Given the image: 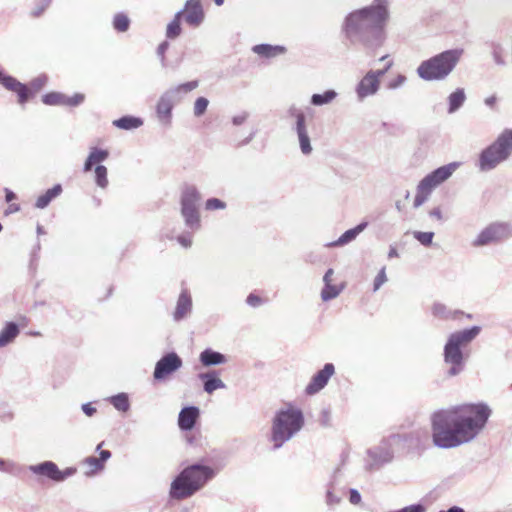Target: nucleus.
Returning a JSON list of instances; mask_svg holds the SVG:
<instances>
[{
	"label": "nucleus",
	"mask_w": 512,
	"mask_h": 512,
	"mask_svg": "<svg viewBox=\"0 0 512 512\" xmlns=\"http://www.w3.org/2000/svg\"><path fill=\"white\" fill-rule=\"evenodd\" d=\"M4 192H5V201L7 203H11L13 200H15L17 198L16 194L9 188H5Z\"/></svg>",
	"instance_id": "338daca9"
},
{
	"label": "nucleus",
	"mask_w": 512,
	"mask_h": 512,
	"mask_svg": "<svg viewBox=\"0 0 512 512\" xmlns=\"http://www.w3.org/2000/svg\"><path fill=\"white\" fill-rule=\"evenodd\" d=\"M248 116L249 115H248L247 112H243V113H241L239 115L233 116V118H232L233 125H235V126L242 125L247 120Z\"/></svg>",
	"instance_id": "69168bd1"
},
{
	"label": "nucleus",
	"mask_w": 512,
	"mask_h": 512,
	"mask_svg": "<svg viewBox=\"0 0 512 512\" xmlns=\"http://www.w3.org/2000/svg\"><path fill=\"white\" fill-rule=\"evenodd\" d=\"M227 204L219 198H208L205 202V209L207 211L224 210Z\"/></svg>",
	"instance_id": "a18cd8bd"
},
{
	"label": "nucleus",
	"mask_w": 512,
	"mask_h": 512,
	"mask_svg": "<svg viewBox=\"0 0 512 512\" xmlns=\"http://www.w3.org/2000/svg\"><path fill=\"white\" fill-rule=\"evenodd\" d=\"M185 226L191 231H197L201 227L199 207L180 209Z\"/></svg>",
	"instance_id": "bb28decb"
},
{
	"label": "nucleus",
	"mask_w": 512,
	"mask_h": 512,
	"mask_svg": "<svg viewBox=\"0 0 512 512\" xmlns=\"http://www.w3.org/2000/svg\"><path fill=\"white\" fill-rule=\"evenodd\" d=\"M368 226L366 221L359 223L357 226L346 230L337 240L328 244L331 247L344 246L357 238V236Z\"/></svg>",
	"instance_id": "a878e982"
},
{
	"label": "nucleus",
	"mask_w": 512,
	"mask_h": 512,
	"mask_svg": "<svg viewBox=\"0 0 512 512\" xmlns=\"http://www.w3.org/2000/svg\"><path fill=\"white\" fill-rule=\"evenodd\" d=\"M331 413L328 409H324L321 411L320 415V423L324 427L330 426Z\"/></svg>",
	"instance_id": "e2e57ef3"
},
{
	"label": "nucleus",
	"mask_w": 512,
	"mask_h": 512,
	"mask_svg": "<svg viewBox=\"0 0 512 512\" xmlns=\"http://www.w3.org/2000/svg\"><path fill=\"white\" fill-rule=\"evenodd\" d=\"M512 238V221H493L486 225L472 241L475 248L499 245Z\"/></svg>",
	"instance_id": "9b49d317"
},
{
	"label": "nucleus",
	"mask_w": 512,
	"mask_h": 512,
	"mask_svg": "<svg viewBox=\"0 0 512 512\" xmlns=\"http://www.w3.org/2000/svg\"><path fill=\"white\" fill-rule=\"evenodd\" d=\"M198 85V80H192L179 84L164 92L160 96L156 105V114L159 121L164 125H169L171 123L174 103L176 101H180L183 94H187L193 91L198 87Z\"/></svg>",
	"instance_id": "9d476101"
},
{
	"label": "nucleus",
	"mask_w": 512,
	"mask_h": 512,
	"mask_svg": "<svg viewBox=\"0 0 512 512\" xmlns=\"http://www.w3.org/2000/svg\"><path fill=\"white\" fill-rule=\"evenodd\" d=\"M217 474L212 467L200 462L188 465L172 480L169 496L174 500L192 497Z\"/></svg>",
	"instance_id": "7ed1b4c3"
},
{
	"label": "nucleus",
	"mask_w": 512,
	"mask_h": 512,
	"mask_svg": "<svg viewBox=\"0 0 512 512\" xmlns=\"http://www.w3.org/2000/svg\"><path fill=\"white\" fill-rule=\"evenodd\" d=\"M84 463L93 468L91 472L87 473L88 475L96 471L102 470L104 468V464L100 461V459L94 456H89L85 458Z\"/></svg>",
	"instance_id": "8fccbe9b"
},
{
	"label": "nucleus",
	"mask_w": 512,
	"mask_h": 512,
	"mask_svg": "<svg viewBox=\"0 0 512 512\" xmlns=\"http://www.w3.org/2000/svg\"><path fill=\"white\" fill-rule=\"evenodd\" d=\"M182 366L183 360L175 351L166 352L156 362L153 371V378L158 382L165 381Z\"/></svg>",
	"instance_id": "f8f14e48"
},
{
	"label": "nucleus",
	"mask_w": 512,
	"mask_h": 512,
	"mask_svg": "<svg viewBox=\"0 0 512 512\" xmlns=\"http://www.w3.org/2000/svg\"><path fill=\"white\" fill-rule=\"evenodd\" d=\"M407 78L403 74H399L396 78L388 83L389 89H397L406 82Z\"/></svg>",
	"instance_id": "6e6d98bb"
},
{
	"label": "nucleus",
	"mask_w": 512,
	"mask_h": 512,
	"mask_svg": "<svg viewBox=\"0 0 512 512\" xmlns=\"http://www.w3.org/2000/svg\"><path fill=\"white\" fill-rule=\"evenodd\" d=\"M481 332V327L474 325L463 330L451 333L443 348V361L448 366L446 375L456 377L466 366L468 355L463 348L469 345Z\"/></svg>",
	"instance_id": "20e7f679"
},
{
	"label": "nucleus",
	"mask_w": 512,
	"mask_h": 512,
	"mask_svg": "<svg viewBox=\"0 0 512 512\" xmlns=\"http://www.w3.org/2000/svg\"><path fill=\"white\" fill-rule=\"evenodd\" d=\"M178 12H182L183 19L191 27L200 26L205 18L201 0H187Z\"/></svg>",
	"instance_id": "2eb2a0df"
},
{
	"label": "nucleus",
	"mask_w": 512,
	"mask_h": 512,
	"mask_svg": "<svg viewBox=\"0 0 512 512\" xmlns=\"http://www.w3.org/2000/svg\"><path fill=\"white\" fill-rule=\"evenodd\" d=\"M252 51L260 57L271 59L284 55L287 52V48L284 45L261 43L254 45L252 47Z\"/></svg>",
	"instance_id": "5701e85b"
},
{
	"label": "nucleus",
	"mask_w": 512,
	"mask_h": 512,
	"mask_svg": "<svg viewBox=\"0 0 512 512\" xmlns=\"http://www.w3.org/2000/svg\"><path fill=\"white\" fill-rule=\"evenodd\" d=\"M131 20L124 12H118L113 16V29L119 33L127 32L130 28Z\"/></svg>",
	"instance_id": "4c0bfd02"
},
{
	"label": "nucleus",
	"mask_w": 512,
	"mask_h": 512,
	"mask_svg": "<svg viewBox=\"0 0 512 512\" xmlns=\"http://www.w3.org/2000/svg\"><path fill=\"white\" fill-rule=\"evenodd\" d=\"M348 494H349V501L351 504L358 505L361 502L362 497L357 489L350 488L348 490Z\"/></svg>",
	"instance_id": "4d7b16f0"
},
{
	"label": "nucleus",
	"mask_w": 512,
	"mask_h": 512,
	"mask_svg": "<svg viewBox=\"0 0 512 512\" xmlns=\"http://www.w3.org/2000/svg\"><path fill=\"white\" fill-rule=\"evenodd\" d=\"M463 53V49L453 48L423 60L416 69L417 76L427 82L443 81L455 69Z\"/></svg>",
	"instance_id": "39448f33"
},
{
	"label": "nucleus",
	"mask_w": 512,
	"mask_h": 512,
	"mask_svg": "<svg viewBox=\"0 0 512 512\" xmlns=\"http://www.w3.org/2000/svg\"><path fill=\"white\" fill-rule=\"evenodd\" d=\"M0 471L9 474H17L18 466L12 461L0 458Z\"/></svg>",
	"instance_id": "09e8293b"
},
{
	"label": "nucleus",
	"mask_w": 512,
	"mask_h": 512,
	"mask_svg": "<svg viewBox=\"0 0 512 512\" xmlns=\"http://www.w3.org/2000/svg\"><path fill=\"white\" fill-rule=\"evenodd\" d=\"M103 445V442L98 444L97 447H96V451H100L99 452V459L100 461L105 464V462L111 458L112 454L109 450H101V447Z\"/></svg>",
	"instance_id": "680f3d73"
},
{
	"label": "nucleus",
	"mask_w": 512,
	"mask_h": 512,
	"mask_svg": "<svg viewBox=\"0 0 512 512\" xmlns=\"http://www.w3.org/2000/svg\"><path fill=\"white\" fill-rule=\"evenodd\" d=\"M20 333L19 325L14 321L6 322L0 331V348L12 343Z\"/></svg>",
	"instance_id": "cd10ccee"
},
{
	"label": "nucleus",
	"mask_w": 512,
	"mask_h": 512,
	"mask_svg": "<svg viewBox=\"0 0 512 512\" xmlns=\"http://www.w3.org/2000/svg\"><path fill=\"white\" fill-rule=\"evenodd\" d=\"M143 119L141 117L133 115H124L118 119L113 120L112 124L121 130H135L143 125Z\"/></svg>",
	"instance_id": "c756f323"
},
{
	"label": "nucleus",
	"mask_w": 512,
	"mask_h": 512,
	"mask_svg": "<svg viewBox=\"0 0 512 512\" xmlns=\"http://www.w3.org/2000/svg\"><path fill=\"white\" fill-rule=\"evenodd\" d=\"M429 215H430V217L436 218L437 220H442L443 219L442 211H441V209L439 207L433 208L429 212Z\"/></svg>",
	"instance_id": "774afa93"
},
{
	"label": "nucleus",
	"mask_w": 512,
	"mask_h": 512,
	"mask_svg": "<svg viewBox=\"0 0 512 512\" xmlns=\"http://www.w3.org/2000/svg\"><path fill=\"white\" fill-rule=\"evenodd\" d=\"M287 114H288L289 117L294 118L295 120L298 119V117L305 115L304 111L299 109L295 105H291L288 108Z\"/></svg>",
	"instance_id": "052dcab7"
},
{
	"label": "nucleus",
	"mask_w": 512,
	"mask_h": 512,
	"mask_svg": "<svg viewBox=\"0 0 512 512\" xmlns=\"http://www.w3.org/2000/svg\"><path fill=\"white\" fill-rule=\"evenodd\" d=\"M389 16L388 0H373L370 5L351 11L340 28L343 43L347 47L375 51L385 41Z\"/></svg>",
	"instance_id": "f03ea898"
},
{
	"label": "nucleus",
	"mask_w": 512,
	"mask_h": 512,
	"mask_svg": "<svg viewBox=\"0 0 512 512\" xmlns=\"http://www.w3.org/2000/svg\"><path fill=\"white\" fill-rule=\"evenodd\" d=\"M335 374V366L333 363L324 364L323 368L317 371L310 379L305 387V394L312 396L323 390L331 377Z\"/></svg>",
	"instance_id": "4468645a"
},
{
	"label": "nucleus",
	"mask_w": 512,
	"mask_h": 512,
	"mask_svg": "<svg viewBox=\"0 0 512 512\" xmlns=\"http://www.w3.org/2000/svg\"><path fill=\"white\" fill-rule=\"evenodd\" d=\"M85 100V95L82 93H75L73 96H65V106L77 107Z\"/></svg>",
	"instance_id": "de8ad7c7"
},
{
	"label": "nucleus",
	"mask_w": 512,
	"mask_h": 512,
	"mask_svg": "<svg viewBox=\"0 0 512 512\" xmlns=\"http://www.w3.org/2000/svg\"><path fill=\"white\" fill-rule=\"evenodd\" d=\"M169 47H170V43L168 40L162 41L156 49V55L160 61L161 67L163 69L175 70L180 66L181 58H179L173 62L168 61L165 54H166L167 50L169 49Z\"/></svg>",
	"instance_id": "2f4dec72"
},
{
	"label": "nucleus",
	"mask_w": 512,
	"mask_h": 512,
	"mask_svg": "<svg viewBox=\"0 0 512 512\" xmlns=\"http://www.w3.org/2000/svg\"><path fill=\"white\" fill-rule=\"evenodd\" d=\"M299 141L300 150L304 155L311 154L313 148L310 142L308 131L296 133Z\"/></svg>",
	"instance_id": "37998d69"
},
{
	"label": "nucleus",
	"mask_w": 512,
	"mask_h": 512,
	"mask_svg": "<svg viewBox=\"0 0 512 512\" xmlns=\"http://www.w3.org/2000/svg\"><path fill=\"white\" fill-rule=\"evenodd\" d=\"M492 410L484 403H463L439 409L431 415L433 444L451 449L474 440L485 428Z\"/></svg>",
	"instance_id": "f257e3e1"
},
{
	"label": "nucleus",
	"mask_w": 512,
	"mask_h": 512,
	"mask_svg": "<svg viewBox=\"0 0 512 512\" xmlns=\"http://www.w3.org/2000/svg\"><path fill=\"white\" fill-rule=\"evenodd\" d=\"M198 378L202 382L203 391L209 395L218 389L226 388V384L219 377V373L216 370L199 373Z\"/></svg>",
	"instance_id": "6ab92c4d"
},
{
	"label": "nucleus",
	"mask_w": 512,
	"mask_h": 512,
	"mask_svg": "<svg viewBox=\"0 0 512 512\" xmlns=\"http://www.w3.org/2000/svg\"><path fill=\"white\" fill-rule=\"evenodd\" d=\"M387 281L386 268L382 267L376 275L373 283V290L377 291Z\"/></svg>",
	"instance_id": "3c124183"
},
{
	"label": "nucleus",
	"mask_w": 512,
	"mask_h": 512,
	"mask_svg": "<svg viewBox=\"0 0 512 512\" xmlns=\"http://www.w3.org/2000/svg\"><path fill=\"white\" fill-rule=\"evenodd\" d=\"M393 62L390 61L386 64V66L383 69L378 70H370L366 74L372 75V78H376L377 82L381 83V78L386 74V72L392 67Z\"/></svg>",
	"instance_id": "603ef678"
},
{
	"label": "nucleus",
	"mask_w": 512,
	"mask_h": 512,
	"mask_svg": "<svg viewBox=\"0 0 512 512\" xmlns=\"http://www.w3.org/2000/svg\"><path fill=\"white\" fill-rule=\"evenodd\" d=\"M108 171L104 165H97L94 168V180L96 185L101 189H106L108 187Z\"/></svg>",
	"instance_id": "ea45409f"
},
{
	"label": "nucleus",
	"mask_w": 512,
	"mask_h": 512,
	"mask_svg": "<svg viewBox=\"0 0 512 512\" xmlns=\"http://www.w3.org/2000/svg\"><path fill=\"white\" fill-rule=\"evenodd\" d=\"M65 96L61 92H49L42 96V102L49 106H65Z\"/></svg>",
	"instance_id": "58836bf2"
},
{
	"label": "nucleus",
	"mask_w": 512,
	"mask_h": 512,
	"mask_svg": "<svg viewBox=\"0 0 512 512\" xmlns=\"http://www.w3.org/2000/svg\"><path fill=\"white\" fill-rule=\"evenodd\" d=\"M201 199V193L198 188L195 185L186 184L181 190L180 209L199 207Z\"/></svg>",
	"instance_id": "aec40b11"
},
{
	"label": "nucleus",
	"mask_w": 512,
	"mask_h": 512,
	"mask_svg": "<svg viewBox=\"0 0 512 512\" xmlns=\"http://www.w3.org/2000/svg\"><path fill=\"white\" fill-rule=\"evenodd\" d=\"M62 191V185L55 184L52 188L46 190L45 193L36 199L35 207L38 209H45L55 198L61 195Z\"/></svg>",
	"instance_id": "7c9ffc66"
},
{
	"label": "nucleus",
	"mask_w": 512,
	"mask_h": 512,
	"mask_svg": "<svg viewBox=\"0 0 512 512\" xmlns=\"http://www.w3.org/2000/svg\"><path fill=\"white\" fill-rule=\"evenodd\" d=\"M485 45L489 49L495 64L498 66H505L506 61L503 57L504 47L502 43L498 40H487Z\"/></svg>",
	"instance_id": "473e14b6"
},
{
	"label": "nucleus",
	"mask_w": 512,
	"mask_h": 512,
	"mask_svg": "<svg viewBox=\"0 0 512 512\" xmlns=\"http://www.w3.org/2000/svg\"><path fill=\"white\" fill-rule=\"evenodd\" d=\"M28 469L33 474L45 476L54 482H63L68 477L73 476L77 472L75 467H68L64 470H60L57 464L50 460L43 461L35 465H30Z\"/></svg>",
	"instance_id": "ddd939ff"
},
{
	"label": "nucleus",
	"mask_w": 512,
	"mask_h": 512,
	"mask_svg": "<svg viewBox=\"0 0 512 512\" xmlns=\"http://www.w3.org/2000/svg\"><path fill=\"white\" fill-rule=\"evenodd\" d=\"M338 96L334 89H328L323 93H314L310 98V104L313 106H324L332 103Z\"/></svg>",
	"instance_id": "72a5a7b5"
},
{
	"label": "nucleus",
	"mask_w": 512,
	"mask_h": 512,
	"mask_svg": "<svg viewBox=\"0 0 512 512\" xmlns=\"http://www.w3.org/2000/svg\"><path fill=\"white\" fill-rule=\"evenodd\" d=\"M109 157V151L106 149H101L98 147H92L86 158L83 171L85 173L92 171L97 165H102L104 161H106Z\"/></svg>",
	"instance_id": "4be33fe9"
},
{
	"label": "nucleus",
	"mask_w": 512,
	"mask_h": 512,
	"mask_svg": "<svg viewBox=\"0 0 512 512\" xmlns=\"http://www.w3.org/2000/svg\"><path fill=\"white\" fill-rule=\"evenodd\" d=\"M107 401L118 411L127 412L130 409L129 396L125 392L112 395L107 398Z\"/></svg>",
	"instance_id": "c9c22d12"
},
{
	"label": "nucleus",
	"mask_w": 512,
	"mask_h": 512,
	"mask_svg": "<svg viewBox=\"0 0 512 512\" xmlns=\"http://www.w3.org/2000/svg\"><path fill=\"white\" fill-rule=\"evenodd\" d=\"M208 105L209 100L207 98L202 96L198 97L194 103V115L196 117L202 116L206 112Z\"/></svg>",
	"instance_id": "49530a36"
},
{
	"label": "nucleus",
	"mask_w": 512,
	"mask_h": 512,
	"mask_svg": "<svg viewBox=\"0 0 512 512\" xmlns=\"http://www.w3.org/2000/svg\"><path fill=\"white\" fill-rule=\"evenodd\" d=\"M413 433L391 434L384 437L379 444L367 449L365 458V470L369 472L379 471L394 459L393 446L400 442H408Z\"/></svg>",
	"instance_id": "6e6552de"
},
{
	"label": "nucleus",
	"mask_w": 512,
	"mask_h": 512,
	"mask_svg": "<svg viewBox=\"0 0 512 512\" xmlns=\"http://www.w3.org/2000/svg\"><path fill=\"white\" fill-rule=\"evenodd\" d=\"M426 507L422 503H415L408 506H405L401 509L396 510L395 512H426Z\"/></svg>",
	"instance_id": "864d4df0"
},
{
	"label": "nucleus",
	"mask_w": 512,
	"mask_h": 512,
	"mask_svg": "<svg viewBox=\"0 0 512 512\" xmlns=\"http://www.w3.org/2000/svg\"><path fill=\"white\" fill-rule=\"evenodd\" d=\"M292 129L295 133L307 131L306 115L298 117V119L295 120V124Z\"/></svg>",
	"instance_id": "5fc2aeb1"
},
{
	"label": "nucleus",
	"mask_w": 512,
	"mask_h": 512,
	"mask_svg": "<svg viewBox=\"0 0 512 512\" xmlns=\"http://www.w3.org/2000/svg\"><path fill=\"white\" fill-rule=\"evenodd\" d=\"M177 242L184 248H189L192 245L190 234H181L177 237Z\"/></svg>",
	"instance_id": "bf43d9fd"
},
{
	"label": "nucleus",
	"mask_w": 512,
	"mask_h": 512,
	"mask_svg": "<svg viewBox=\"0 0 512 512\" xmlns=\"http://www.w3.org/2000/svg\"><path fill=\"white\" fill-rule=\"evenodd\" d=\"M459 165L458 162H451L427 174L417 185V193L414 198L413 206L415 208L422 206L427 201L431 192L449 179Z\"/></svg>",
	"instance_id": "1a4fd4ad"
},
{
	"label": "nucleus",
	"mask_w": 512,
	"mask_h": 512,
	"mask_svg": "<svg viewBox=\"0 0 512 512\" xmlns=\"http://www.w3.org/2000/svg\"><path fill=\"white\" fill-rule=\"evenodd\" d=\"M0 84L7 90L17 94V101L21 106L26 104L28 95L27 84H24L11 75L4 74L0 71Z\"/></svg>",
	"instance_id": "dca6fc26"
},
{
	"label": "nucleus",
	"mask_w": 512,
	"mask_h": 512,
	"mask_svg": "<svg viewBox=\"0 0 512 512\" xmlns=\"http://www.w3.org/2000/svg\"><path fill=\"white\" fill-rule=\"evenodd\" d=\"M340 471L339 468H337L334 472V475H333V479L329 482L328 484V488H327V491H326V497H325V502L328 506L332 507V506H335V505H338L340 504L341 502V497L338 496V495H335L334 492H333V489H334V483H335V479H336V474Z\"/></svg>",
	"instance_id": "a19ab883"
},
{
	"label": "nucleus",
	"mask_w": 512,
	"mask_h": 512,
	"mask_svg": "<svg viewBox=\"0 0 512 512\" xmlns=\"http://www.w3.org/2000/svg\"><path fill=\"white\" fill-rule=\"evenodd\" d=\"M200 417V409L197 406L189 405L183 407L178 415V427L181 431L188 432L194 429Z\"/></svg>",
	"instance_id": "a211bd4d"
},
{
	"label": "nucleus",
	"mask_w": 512,
	"mask_h": 512,
	"mask_svg": "<svg viewBox=\"0 0 512 512\" xmlns=\"http://www.w3.org/2000/svg\"><path fill=\"white\" fill-rule=\"evenodd\" d=\"M414 238L419 241L423 246L428 247L432 244L434 238V232H422L415 231L413 233Z\"/></svg>",
	"instance_id": "c03bdc74"
},
{
	"label": "nucleus",
	"mask_w": 512,
	"mask_h": 512,
	"mask_svg": "<svg viewBox=\"0 0 512 512\" xmlns=\"http://www.w3.org/2000/svg\"><path fill=\"white\" fill-rule=\"evenodd\" d=\"M343 290V286H336L332 283H324V287L321 291V299L323 301H330L336 298Z\"/></svg>",
	"instance_id": "79ce46f5"
},
{
	"label": "nucleus",
	"mask_w": 512,
	"mask_h": 512,
	"mask_svg": "<svg viewBox=\"0 0 512 512\" xmlns=\"http://www.w3.org/2000/svg\"><path fill=\"white\" fill-rule=\"evenodd\" d=\"M431 312L435 318L441 320H455L458 319L461 315H464L463 311L458 309L453 310L440 302H436L433 304Z\"/></svg>",
	"instance_id": "393cba45"
},
{
	"label": "nucleus",
	"mask_w": 512,
	"mask_h": 512,
	"mask_svg": "<svg viewBox=\"0 0 512 512\" xmlns=\"http://www.w3.org/2000/svg\"><path fill=\"white\" fill-rule=\"evenodd\" d=\"M380 89V82L372 75L365 74L355 86V93L358 101L374 96Z\"/></svg>",
	"instance_id": "f3484780"
},
{
	"label": "nucleus",
	"mask_w": 512,
	"mask_h": 512,
	"mask_svg": "<svg viewBox=\"0 0 512 512\" xmlns=\"http://www.w3.org/2000/svg\"><path fill=\"white\" fill-rule=\"evenodd\" d=\"M511 154L512 130L506 129L479 153L476 166L481 172L494 170L499 164L508 160Z\"/></svg>",
	"instance_id": "0eeeda50"
},
{
	"label": "nucleus",
	"mask_w": 512,
	"mask_h": 512,
	"mask_svg": "<svg viewBox=\"0 0 512 512\" xmlns=\"http://www.w3.org/2000/svg\"><path fill=\"white\" fill-rule=\"evenodd\" d=\"M199 361L204 367L222 365L227 362V357L212 348L204 349L199 355Z\"/></svg>",
	"instance_id": "b1692460"
},
{
	"label": "nucleus",
	"mask_w": 512,
	"mask_h": 512,
	"mask_svg": "<svg viewBox=\"0 0 512 512\" xmlns=\"http://www.w3.org/2000/svg\"><path fill=\"white\" fill-rule=\"evenodd\" d=\"M246 303L249 306L256 308L259 307L263 303V301L258 295L250 293L246 298Z\"/></svg>",
	"instance_id": "13d9d810"
},
{
	"label": "nucleus",
	"mask_w": 512,
	"mask_h": 512,
	"mask_svg": "<svg viewBox=\"0 0 512 512\" xmlns=\"http://www.w3.org/2000/svg\"><path fill=\"white\" fill-rule=\"evenodd\" d=\"M182 12H176L173 19L167 24L166 27V38L167 39H176L182 33L181 21H182Z\"/></svg>",
	"instance_id": "f704fd0d"
},
{
	"label": "nucleus",
	"mask_w": 512,
	"mask_h": 512,
	"mask_svg": "<svg viewBox=\"0 0 512 512\" xmlns=\"http://www.w3.org/2000/svg\"><path fill=\"white\" fill-rule=\"evenodd\" d=\"M48 82V77L45 74H41L35 78H33L29 85H27L28 95L26 99V103L35 96L37 92H39Z\"/></svg>",
	"instance_id": "e433bc0d"
},
{
	"label": "nucleus",
	"mask_w": 512,
	"mask_h": 512,
	"mask_svg": "<svg viewBox=\"0 0 512 512\" xmlns=\"http://www.w3.org/2000/svg\"><path fill=\"white\" fill-rule=\"evenodd\" d=\"M192 311V297L187 290H183L176 303L175 310L173 312V320L180 322L190 315Z\"/></svg>",
	"instance_id": "412c9836"
},
{
	"label": "nucleus",
	"mask_w": 512,
	"mask_h": 512,
	"mask_svg": "<svg viewBox=\"0 0 512 512\" xmlns=\"http://www.w3.org/2000/svg\"><path fill=\"white\" fill-rule=\"evenodd\" d=\"M466 101V93L464 88H456L453 92H451L447 97L448 114L456 113L465 103Z\"/></svg>",
	"instance_id": "c85d7f7f"
},
{
	"label": "nucleus",
	"mask_w": 512,
	"mask_h": 512,
	"mask_svg": "<svg viewBox=\"0 0 512 512\" xmlns=\"http://www.w3.org/2000/svg\"><path fill=\"white\" fill-rule=\"evenodd\" d=\"M304 415L301 409L292 406L276 412L271 426L270 441L273 449L281 448L293 438L304 426Z\"/></svg>",
	"instance_id": "423d86ee"
},
{
	"label": "nucleus",
	"mask_w": 512,
	"mask_h": 512,
	"mask_svg": "<svg viewBox=\"0 0 512 512\" xmlns=\"http://www.w3.org/2000/svg\"><path fill=\"white\" fill-rule=\"evenodd\" d=\"M81 409L88 417H92L97 412L96 408L90 402L82 404Z\"/></svg>",
	"instance_id": "0e129e2a"
}]
</instances>
